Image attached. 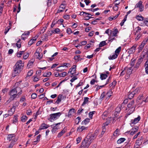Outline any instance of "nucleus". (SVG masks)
Returning <instances> with one entry per match:
<instances>
[{
  "instance_id": "f257e3e1",
  "label": "nucleus",
  "mask_w": 148,
  "mask_h": 148,
  "mask_svg": "<svg viewBox=\"0 0 148 148\" xmlns=\"http://www.w3.org/2000/svg\"><path fill=\"white\" fill-rule=\"evenodd\" d=\"M24 66V63L21 60L18 61L14 66L13 72L12 73V76L15 77L17 76L22 70Z\"/></svg>"
},
{
  "instance_id": "f03ea898",
  "label": "nucleus",
  "mask_w": 148,
  "mask_h": 148,
  "mask_svg": "<svg viewBox=\"0 0 148 148\" xmlns=\"http://www.w3.org/2000/svg\"><path fill=\"white\" fill-rule=\"evenodd\" d=\"M18 83H16L14 86V88L10 91L9 94L10 97L9 100L7 101L8 102L10 103L12 101L14 100L17 96V90L18 89H21L20 88L16 86L17 85H18Z\"/></svg>"
},
{
  "instance_id": "7ed1b4c3",
  "label": "nucleus",
  "mask_w": 148,
  "mask_h": 148,
  "mask_svg": "<svg viewBox=\"0 0 148 148\" xmlns=\"http://www.w3.org/2000/svg\"><path fill=\"white\" fill-rule=\"evenodd\" d=\"M136 107V104L134 100H132L129 102L126 108L127 110V114L129 115L133 113Z\"/></svg>"
},
{
  "instance_id": "20e7f679",
  "label": "nucleus",
  "mask_w": 148,
  "mask_h": 148,
  "mask_svg": "<svg viewBox=\"0 0 148 148\" xmlns=\"http://www.w3.org/2000/svg\"><path fill=\"white\" fill-rule=\"evenodd\" d=\"M89 136H87L86 138L83 140L80 146V148H88L92 142Z\"/></svg>"
},
{
  "instance_id": "39448f33",
  "label": "nucleus",
  "mask_w": 148,
  "mask_h": 148,
  "mask_svg": "<svg viewBox=\"0 0 148 148\" xmlns=\"http://www.w3.org/2000/svg\"><path fill=\"white\" fill-rule=\"evenodd\" d=\"M61 114V113L60 112L51 114L50 115V117L48 119L52 122L58 118Z\"/></svg>"
},
{
  "instance_id": "423d86ee",
  "label": "nucleus",
  "mask_w": 148,
  "mask_h": 148,
  "mask_svg": "<svg viewBox=\"0 0 148 148\" xmlns=\"http://www.w3.org/2000/svg\"><path fill=\"white\" fill-rule=\"evenodd\" d=\"M61 123H59L55 124H53L51 125V127H52V129L51 130L53 134H54L60 128L59 127Z\"/></svg>"
},
{
  "instance_id": "0eeeda50",
  "label": "nucleus",
  "mask_w": 148,
  "mask_h": 148,
  "mask_svg": "<svg viewBox=\"0 0 148 148\" xmlns=\"http://www.w3.org/2000/svg\"><path fill=\"white\" fill-rule=\"evenodd\" d=\"M140 91L139 89L136 88L134 90L131 92H129L128 95V98L130 99H132L134 95L138 94Z\"/></svg>"
},
{
  "instance_id": "6e6552de",
  "label": "nucleus",
  "mask_w": 148,
  "mask_h": 148,
  "mask_svg": "<svg viewBox=\"0 0 148 148\" xmlns=\"http://www.w3.org/2000/svg\"><path fill=\"white\" fill-rule=\"evenodd\" d=\"M142 2L140 1L135 6V8H139V10L140 12H142L144 10V7L142 5Z\"/></svg>"
},
{
  "instance_id": "1a4fd4ad",
  "label": "nucleus",
  "mask_w": 148,
  "mask_h": 148,
  "mask_svg": "<svg viewBox=\"0 0 148 148\" xmlns=\"http://www.w3.org/2000/svg\"><path fill=\"white\" fill-rule=\"evenodd\" d=\"M76 112V110L74 108H72L70 109L68 112L67 116L68 117H71L72 116V114L73 113H75Z\"/></svg>"
},
{
  "instance_id": "9d476101",
  "label": "nucleus",
  "mask_w": 148,
  "mask_h": 148,
  "mask_svg": "<svg viewBox=\"0 0 148 148\" xmlns=\"http://www.w3.org/2000/svg\"><path fill=\"white\" fill-rule=\"evenodd\" d=\"M140 119V117L138 115L137 117L135 118L134 119L131 120V123L133 124H136L138 123Z\"/></svg>"
},
{
  "instance_id": "9b49d317",
  "label": "nucleus",
  "mask_w": 148,
  "mask_h": 148,
  "mask_svg": "<svg viewBox=\"0 0 148 148\" xmlns=\"http://www.w3.org/2000/svg\"><path fill=\"white\" fill-rule=\"evenodd\" d=\"M64 96L62 95L59 94L58 96L57 99L55 102V103L58 104L61 101L62 99H64Z\"/></svg>"
},
{
  "instance_id": "f8f14e48",
  "label": "nucleus",
  "mask_w": 148,
  "mask_h": 148,
  "mask_svg": "<svg viewBox=\"0 0 148 148\" xmlns=\"http://www.w3.org/2000/svg\"><path fill=\"white\" fill-rule=\"evenodd\" d=\"M49 127V125H48L45 123H43L40 125L39 130H41L42 129H46Z\"/></svg>"
},
{
  "instance_id": "ddd939ff",
  "label": "nucleus",
  "mask_w": 148,
  "mask_h": 148,
  "mask_svg": "<svg viewBox=\"0 0 148 148\" xmlns=\"http://www.w3.org/2000/svg\"><path fill=\"white\" fill-rule=\"evenodd\" d=\"M73 67L71 68L69 70L68 73H70L71 74L73 75L75 73V71H76V66L73 65Z\"/></svg>"
},
{
  "instance_id": "4468645a",
  "label": "nucleus",
  "mask_w": 148,
  "mask_h": 148,
  "mask_svg": "<svg viewBox=\"0 0 148 148\" xmlns=\"http://www.w3.org/2000/svg\"><path fill=\"white\" fill-rule=\"evenodd\" d=\"M65 7V6L62 4L60 6V9L58 10L57 11V13H59L64 11Z\"/></svg>"
},
{
  "instance_id": "2eb2a0df",
  "label": "nucleus",
  "mask_w": 148,
  "mask_h": 148,
  "mask_svg": "<svg viewBox=\"0 0 148 148\" xmlns=\"http://www.w3.org/2000/svg\"><path fill=\"white\" fill-rule=\"evenodd\" d=\"M126 70V73L127 74L130 75L132 73V67H129L128 68L125 67L124 69V70Z\"/></svg>"
},
{
  "instance_id": "dca6fc26",
  "label": "nucleus",
  "mask_w": 148,
  "mask_h": 148,
  "mask_svg": "<svg viewBox=\"0 0 148 148\" xmlns=\"http://www.w3.org/2000/svg\"><path fill=\"white\" fill-rule=\"evenodd\" d=\"M136 46L134 45L132 46L130 48L128 49V52L130 54L132 53L135 51Z\"/></svg>"
},
{
  "instance_id": "f3484780",
  "label": "nucleus",
  "mask_w": 148,
  "mask_h": 148,
  "mask_svg": "<svg viewBox=\"0 0 148 148\" xmlns=\"http://www.w3.org/2000/svg\"><path fill=\"white\" fill-rule=\"evenodd\" d=\"M143 139V138L142 136L138 138L136 141V144H138L141 145L142 143Z\"/></svg>"
},
{
  "instance_id": "a211bd4d",
  "label": "nucleus",
  "mask_w": 148,
  "mask_h": 148,
  "mask_svg": "<svg viewBox=\"0 0 148 148\" xmlns=\"http://www.w3.org/2000/svg\"><path fill=\"white\" fill-rule=\"evenodd\" d=\"M138 128L137 127L136 128H133L132 130V131L130 133V135H133L137 132L138 131Z\"/></svg>"
},
{
  "instance_id": "6ab92c4d",
  "label": "nucleus",
  "mask_w": 148,
  "mask_h": 148,
  "mask_svg": "<svg viewBox=\"0 0 148 148\" xmlns=\"http://www.w3.org/2000/svg\"><path fill=\"white\" fill-rule=\"evenodd\" d=\"M123 106L121 105H119L118 107L116 109V112H115V114H116L117 113H119L121 110V108Z\"/></svg>"
},
{
  "instance_id": "aec40b11",
  "label": "nucleus",
  "mask_w": 148,
  "mask_h": 148,
  "mask_svg": "<svg viewBox=\"0 0 148 148\" xmlns=\"http://www.w3.org/2000/svg\"><path fill=\"white\" fill-rule=\"evenodd\" d=\"M19 105V103L18 102H16L15 103L13 104L12 107V110L13 111H15V109Z\"/></svg>"
},
{
  "instance_id": "412c9836",
  "label": "nucleus",
  "mask_w": 148,
  "mask_h": 148,
  "mask_svg": "<svg viewBox=\"0 0 148 148\" xmlns=\"http://www.w3.org/2000/svg\"><path fill=\"white\" fill-rule=\"evenodd\" d=\"M66 132V130L64 129H63L62 131H61L57 135V137L60 138L61 137L62 135H63L64 133Z\"/></svg>"
},
{
  "instance_id": "4be33fe9",
  "label": "nucleus",
  "mask_w": 148,
  "mask_h": 148,
  "mask_svg": "<svg viewBox=\"0 0 148 148\" xmlns=\"http://www.w3.org/2000/svg\"><path fill=\"white\" fill-rule=\"evenodd\" d=\"M117 54L114 53L112 55H110L108 57V59L110 60H112L118 57Z\"/></svg>"
},
{
  "instance_id": "5701e85b",
  "label": "nucleus",
  "mask_w": 148,
  "mask_h": 148,
  "mask_svg": "<svg viewBox=\"0 0 148 148\" xmlns=\"http://www.w3.org/2000/svg\"><path fill=\"white\" fill-rule=\"evenodd\" d=\"M86 128V127L83 126H82L81 127H78L77 130V131L78 132H82L83 130H84Z\"/></svg>"
},
{
  "instance_id": "b1692460",
  "label": "nucleus",
  "mask_w": 148,
  "mask_h": 148,
  "mask_svg": "<svg viewBox=\"0 0 148 148\" xmlns=\"http://www.w3.org/2000/svg\"><path fill=\"white\" fill-rule=\"evenodd\" d=\"M89 98L88 97H84V101L82 104V106H84L85 104H87L88 102Z\"/></svg>"
},
{
  "instance_id": "393cba45",
  "label": "nucleus",
  "mask_w": 148,
  "mask_h": 148,
  "mask_svg": "<svg viewBox=\"0 0 148 148\" xmlns=\"http://www.w3.org/2000/svg\"><path fill=\"white\" fill-rule=\"evenodd\" d=\"M108 76L106 74L101 73L100 75V78L101 80H103L106 78Z\"/></svg>"
},
{
  "instance_id": "a878e982",
  "label": "nucleus",
  "mask_w": 148,
  "mask_h": 148,
  "mask_svg": "<svg viewBox=\"0 0 148 148\" xmlns=\"http://www.w3.org/2000/svg\"><path fill=\"white\" fill-rule=\"evenodd\" d=\"M15 135L14 134H9L8 136L7 139L9 140H11L14 137Z\"/></svg>"
},
{
  "instance_id": "bb28decb",
  "label": "nucleus",
  "mask_w": 148,
  "mask_h": 148,
  "mask_svg": "<svg viewBox=\"0 0 148 148\" xmlns=\"http://www.w3.org/2000/svg\"><path fill=\"white\" fill-rule=\"evenodd\" d=\"M125 140V138H121L117 140V143L118 144H120L123 142Z\"/></svg>"
},
{
  "instance_id": "cd10ccee",
  "label": "nucleus",
  "mask_w": 148,
  "mask_h": 148,
  "mask_svg": "<svg viewBox=\"0 0 148 148\" xmlns=\"http://www.w3.org/2000/svg\"><path fill=\"white\" fill-rule=\"evenodd\" d=\"M35 55L36 58L39 60H40L42 58V56L37 51L35 53Z\"/></svg>"
},
{
  "instance_id": "c85d7f7f",
  "label": "nucleus",
  "mask_w": 148,
  "mask_h": 148,
  "mask_svg": "<svg viewBox=\"0 0 148 148\" xmlns=\"http://www.w3.org/2000/svg\"><path fill=\"white\" fill-rule=\"evenodd\" d=\"M108 115V112H104L101 115V117L103 119H105L106 117H107Z\"/></svg>"
},
{
  "instance_id": "c756f323",
  "label": "nucleus",
  "mask_w": 148,
  "mask_h": 148,
  "mask_svg": "<svg viewBox=\"0 0 148 148\" xmlns=\"http://www.w3.org/2000/svg\"><path fill=\"white\" fill-rule=\"evenodd\" d=\"M25 51H20L17 53L16 55L18 57L20 58L22 55L24 53Z\"/></svg>"
},
{
  "instance_id": "7c9ffc66",
  "label": "nucleus",
  "mask_w": 148,
  "mask_h": 148,
  "mask_svg": "<svg viewBox=\"0 0 148 148\" xmlns=\"http://www.w3.org/2000/svg\"><path fill=\"white\" fill-rule=\"evenodd\" d=\"M121 50V47H119L117 48L115 51V53L118 56Z\"/></svg>"
},
{
  "instance_id": "2f4dec72",
  "label": "nucleus",
  "mask_w": 148,
  "mask_h": 148,
  "mask_svg": "<svg viewBox=\"0 0 148 148\" xmlns=\"http://www.w3.org/2000/svg\"><path fill=\"white\" fill-rule=\"evenodd\" d=\"M87 136H89L90 137V139H91V141H92L95 138H96L97 136H95V134L94 133L93 134H89Z\"/></svg>"
},
{
  "instance_id": "473e14b6",
  "label": "nucleus",
  "mask_w": 148,
  "mask_h": 148,
  "mask_svg": "<svg viewBox=\"0 0 148 148\" xmlns=\"http://www.w3.org/2000/svg\"><path fill=\"white\" fill-rule=\"evenodd\" d=\"M27 116L25 115H23L21 118V121L23 122H25L27 119Z\"/></svg>"
},
{
  "instance_id": "72a5a7b5",
  "label": "nucleus",
  "mask_w": 148,
  "mask_h": 148,
  "mask_svg": "<svg viewBox=\"0 0 148 148\" xmlns=\"http://www.w3.org/2000/svg\"><path fill=\"white\" fill-rule=\"evenodd\" d=\"M127 16V15H125V17H124V19H123V20H122V21H121V22L120 23V25H121V26H123V25L124 24L126 20Z\"/></svg>"
},
{
  "instance_id": "f704fd0d",
  "label": "nucleus",
  "mask_w": 148,
  "mask_h": 148,
  "mask_svg": "<svg viewBox=\"0 0 148 148\" xmlns=\"http://www.w3.org/2000/svg\"><path fill=\"white\" fill-rule=\"evenodd\" d=\"M107 43L105 41H102L100 42L99 45V47H102L106 45Z\"/></svg>"
},
{
  "instance_id": "c9c22d12",
  "label": "nucleus",
  "mask_w": 148,
  "mask_h": 148,
  "mask_svg": "<svg viewBox=\"0 0 148 148\" xmlns=\"http://www.w3.org/2000/svg\"><path fill=\"white\" fill-rule=\"evenodd\" d=\"M15 140L12 141L7 148H12V147L15 144Z\"/></svg>"
},
{
  "instance_id": "e433bc0d",
  "label": "nucleus",
  "mask_w": 148,
  "mask_h": 148,
  "mask_svg": "<svg viewBox=\"0 0 148 148\" xmlns=\"http://www.w3.org/2000/svg\"><path fill=\"white\" fill-rule=\"evenodd\" d=\"M116 83V82L115 80L113 81V82H112L109 85V86L111 87L112 86V88L114 87Z\"/></svg>"
},
{
  "instance_id": "4c0bfd02",
  "label": "nucleus",
  "mask_w": 148,
  "mask_h": 148,
  "mask_svg": "<svg viewBox=\"0 0 148 148\" xmlns=\"http://www.w3.org/2000/svg\"><path fill=\"white\" fill-rule=\"evenodd\" d=\"M133 59H132L131 61V62L130 63V67H132L133 66H134V65L135 62V60H132Z\"/></svg>"
},
{
  "instance_id": "58836bf2",
  "label": "nucleus",
  "mask_w": 148,
  "mask_h": 148,
  "mask_svg": "<svg viewBox=\"0 0 148 148\" xmlns=\"http://www.w3.org/2000/svg\"><path fill=\"white\" fill-rule=\"evenodd\" d=\"M51 75V73L50 72H49L47 73H44L43 76L44 77H49Z\"/></svg>"
},
{
  "instance_id": "ea45409f",
  "label": "nucleus",
  "mask_w": 148,
  "mask_h": 148,
  "mask_svg": "<svg viewBox=\"0 0 148 148\" xmlns=\"http://www.w3.org/2000/svg\"><path fill=\"white\" fill-rule=\"evenodd\" d=\"M144 57L145 56L144 55H143L142 56H141L140 58L138 59V62L140 64L143 61V59L144 58Z\"/></svg>"
},
{
  "instance_id": "a19ab883",
  "label": "nucleus",
  "mask_w": 148,
  "mask_h": 148,
  "mask_svg": "<svg viewBox=\"0 0 148 148\" xmlns=\"http://www.w3.org/2000/svg\"><path fill=\"white\" fill-rule=\"evenodd\" d=\"M118 30L117 29H115L113 32L112 36H117L116 34L118 33Z\"/></svg>"
},
{
  "instance_id": "79ce46f5",
  "label": "nucleus",
  "mask_w": 148,
  "mask_h": 148,
  "mask_svg": "<svg viewBox=\"0 0 148 148\" xmlns=\"http://www.w3.org/2000/svg\"><path fill=\"white\" fill-rule=\"evenodd\" d=\"M142 36V34H137V37L135 38V40L136 41L140 40Z\"/></svg>"
},
{
  "instance_id": "37998d69",
  "label": "nucleus",
  "mask_w": 148,
  "mask_h": 148,
  "mask_svg": "<svg viewBox=\"0 0 148 148\" xmlns=\"http://www.w3.org/2000/svg\"><path fill=\"white\" fill-rule=\"evenodd\" d=\"M95 112V111H92L90 112L88 114V116L89 118L92 119V118L93 115L94 114Z\"/></svg>"
},
{
  "instance_id": "c03bdc74",
  "label": "nucleus",
  "mask_w": 148,
  "mask_h": 148,
  "mask_svg": "<svg viewBox=\"0 0 148 148\" xmlns=\"http://www.w3.org/2000/svg\"><path fill=\"white\" fill-rule=\"evenodd\" d=\"M136 18L139 21H142L144 19V17L138 15L136 17Z\"/></svg>"
},
{
  "instance_id": "a18cd8bd",
  "label": "nucleus",
  "mask_w": 148,
  "mask_h": 148,
  "mask_svg": "<svg viewBox=\"0 0 148 148\" xmlns=\"http://www.w3.org/2000/svg\"><path fill=\"white\" fill-rule=\"evenodd\" d=\"M63 65H62V66H60L58 68H59L60 67H64V66H66L67 67H68L69 66L70 67L71 66L70 64L69 63H64L63 64Z\"/></svg>"
},
{
  "instance_id": "49530a36",
  "label": "nucleus",
  "mask_w": 148,
  "mask_h": 148,
  "mask_svg": "<svg viewBox=\"0 0 148 148\" xmlns=\"http://www.w3.org/2000/svg\"><path fill=\"white\" fill-rule=\"evenodd\" d=\"M135 29L136 32L137 33H138V34H139V33L141 32V28L139 27H136Z\"/></svg>"
},
{
  "instance_id": "de8ad7c7",
  "label": "nucleus",
  "mask_w": 148,
  "mask_h": 148,
  "mask_svg": "<svg viewBox=\"0 0 148 148\" xmlns=\"http://www.w3.org/2000/svg\"><path fill=\"white\" fill-rule=\"evenodd\" d=\"M89 121L90 119H89L86 118L82 122V123L86 124L89 122Z\"/></svg>"
},
{
  "instance_id": "09e8293b",
  "label": "nucleus",
  "mask_w": 148,
  "mask_h": 148,
  "mask_svg": "<svg viewBox=\"0 0 148 148\" xmlns=\"http://www.w3.org/2000/svg\"><path fill=\"white\" fill-rule=\"evenodd\" d=\"M144 45H143L141 43L140 45L139 46V47H138V49H139V52H140L141 51L142 49H143V47H144Z\"/></svg>"
},
{
  "instance_id": "8fccbe9b",
  "label": "nucleus",
  "mask_w": 148,
  "mask_h": 148,
  "mask_svg": "<svg viewBox=\"0 0 148 148\" xmlns=\"http://www.w3.org/2000/svg\"><path fill=\"white\" fill-rule=\"evenodd\" d=\"M33 71L31 70L29 71L27 73V77H29L31 76L32 74H33Z\"/></svg>"
},
{
  "instance_id": "3c124183",
  "label": "nucleus",
  "mask_w": 148,
  "mask_h": 148,
  "mask_svg": "<svg viewBox=\"0 0 148 148\" xmlns=\"http://www.w3.org/2000/svg\"><path fill=\"white\" fill-rule=\"evenodd\" d=\"M81 120V118L80 117H78L77 118L75 119V123L77 124H78L79 122L80 121V120Z\"/></svg>"
},
{
  "instance_id": "603ef678",
  "label": "nucleus",
  "mask_w": 148,
  "mask_h": 148,
  "mask_svg": "<svg viewBox=\"0 0 148 148\" xmlns=\"http://www.w3.org/2000/svg\"><path fill=\"white\" fill-rule=\"evenodd\" d=\"M18 121L17 116L16 115H15L13 119V122L16 123Z\"/></svg>"
},
{
  "instance_id": "864d4df0",
  "label": "nucleus",
  "mask_w": 148,
  "mask_h": 148,
  "mask_svg": "<svg viewBox=\"0 0 148 148\" xmlns=\"http://www.w3.org/2000/svg\"><path fill=\"white\" fill-rule=\"evenodd\" d=\"M34 61L33 60H32L29 61V62L28 64H27V66H30L32 65L33 63H34Z\"/></svg>"
},
{
  "instance_id": "5fc2aeb1",
  "label": "nucleus",
  "mask_w": 148,
  "mask_h": 148,
  "mask_svg": "<svg viewBox=\"0 0 148 148\" xmlns=\"http://www.w3.org/2000/svg\"><path fill=\"white\" fill-rule=\"evenodd\" d=\"M82 139V138L81 136H79L77 138V139H76L77 144H78L80 142Z\"/></svg>"
},
{
  "instance_id": "6e6d98bb",
  "label": "nucleus",
  "mask_w": 148,
  "mask_h": 148,
  "mask_svg": "<svg viewBox=\"0 0 148 148\" xmlns=\"http://www.w3.org/2000/svg\"><path fill=\"white\" fill-rule=\"evenodd\" d=\"M33 77H34L33 81L34 82H36L38 81L40 79L39 78L37 77V76L34 75Z\"/></svg>"
},
{
  "instance_id": "4d7b16f0",
  "label": "nucleus",
  "mask_w": 148,
  "mask_h": 148,
  "mask_svg": "<svg viewBox=\"0 0 148 148\" xmlns=\"http://www.w3.org/2000/svg\"><path fill=\"white\" fill-rule=\"evenodd\" d=\"M84 110L82 109V108H80L78 110L77 113L78 114H81V113L82 112V111Z\"/></svg>"
},
{
  "instance_id": "13d9d810",
  "label": "nucleus",
  "mask_w": 148,
  "mask_h": 148,
  "mask_svg": "<svg viewBox=\"0 0 148 148\" xmlns=\"http://www.w3.org/2000/svg\"><path fill=\"white\" fill-rule=\"evenodd\" d=\"M29 53H27L26 54H24L23 56V58L24 59H27L28 57H29Z\"/></svg>"
},
{
  "instance_id": "bf43d9fd",
  "label": "nucleus",
  "mask_w": 148,
  "mask_h": 148,
  "mask_svg": "<svg viewBox=\"0 0 148 148\" xmlns=\"http://www.w3.org/2000/svg\"><path fill=\"white\" fill-rule=\"evenodd\" d=\"M67 73L66 72H63L60 73V77H63L67 75Z\"/></svg>"
},
{
  "instance_id": "052dcab7",
  "label": "nucleus",
  "mask_w": 148,
  "mask_h": 148,
  "mask_svg": "<svg viewBox=\"0 0 148 148\" xmlns=\"http://www.w3.org/2000/svg\"><path fill=\"white\" fill-rule=\"evenodd\" d=\"M119 131V130L118 129H116L113 134V136H117L118 135V132Z\"/></svg>"
},
{
  "instance_id": "680f3d73",
  "label": "nucleus",
  "mask_w": 148,
  "mask_h": 148,
  "mask_svg": "<svg viewBox=\"0 0 148 148\" xmlns=\"http://www.w3.org/2000/svg\"><path fill=\"white\" fill-rule=\"evenodd\" d=\"M128 102V99H125L123 101V102L121 104V106H124L125 104L127 103Z\"/></svg>"
},
{
  "instance_id": "e2e57ef3",
  "label": "nucleus",
  "mask_w": 148,
  "mask_h": 148,
  "mask_svg": "<svg viewBox=\"0 0 148 148\" xmlns=\"http://www.w3.org/2000/svg\"><path fill=\"white\" fill-rule=\"evenodd\" d=\"M14 112L15 111H13V110H12V109H11L10 110L8 111V114H9V115H12L14 114Z\"/></svg>"
},
{
  "instance_id": "0e129e2a",
  "label": "nucleus",
  "mask_w": 148,
  "mask_h": 148,
  "mask_svg": "<svg viewBox=\"0 0 148 148\" xmlns=\"http://www.w3.org/2000/svg\"><path fill=\"white\" fill-rule=\"evenodd\" d=\"M37 97V94L36 93H33L31 95V97L32 99H35Z\"/></svg>"
},
{
  "instance_id": "69168bd1",
  "label": "nucleus",
  "mask_w": 148,
  "mask_h": 148,
  "mask_svg": "<svg viewBox=\"0 0 148 148\" xmlns=\"http://www.w3.org/2000/svg\"><path fill=\"white\" fill-rule=\"evenodd\" d=\"M34 42L33 41H32V40H30L28 42V47L30 46Z\"/></svg>"
},
{
  "instance_id": "338daca9",
  "label": "nucleus",
  "mask_w": 148,
  "mask_h": 148,
  "mask_svg": "<svg viewBox=\"0 0 148 148\" xmlns=\"http://www.w3.org/2000/svg\"><path fill=\"white\" fill-rule=\"evenodd\" d=\"M66 32L67 33L69 34H70L72 32L71 29L70 28H68L66 30Z\"/></svg>"
},
{
  "instance_id": "774afa93",
  "label": "nucleus",
  "mask_w": 148,
  "mask_h": 148,
  "mask_svg": "<svg viewBox=\"0 0 148 148\" xmlns=\"http://www.w3.org/2000/svg\"><path fill=\"white\" fill-rule=\"evenodd\" d=\"M144 23L147 26H148V18L145 19L144 21Z\"/></svg>"
}]
</instances>
